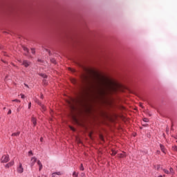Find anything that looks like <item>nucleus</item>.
I'll use <instances>...</instances> for the list:
<instances>
[{
	"instance_id": "obj_24",
	"label": "nucleus",
	"mask_w": 177,
	"mask_h": 177,
	"mask_svg": "<svg viewBox=\"0 0 177 177\" xmlns=\"http://www.w3.org/2000/svg\"><path fill=\"white\" fill-rule=\"evenodd\" d=\"M144 122H149V120L146 118L143 119Z\"/></svg>"
},
{
	"instance_id": "obj_16",
	"label": "nucleus",
	"mask_w": 177,
	"mask_h": 177,
	"mask_svg": "<svg viewBox=\"0 0 177 177\" xmlns=\"http://www.w3.org/2000/svg\"><path fill=\"white\" fill-rule=\"evenodd\" d=\"M50 62H51V63H53V64H56V59L52 58V59H50Z\"/></svg>"
},
{
	"instance_id": "obj_31",
	"label": "nucleus",
	"mask_w": 177,
	"mask_h": 177,
	"mask_svg": "<svg viewBox=\"0 0 177 177\" xmlns=\"http://www.w3.org/2000/svg\"><path fill=\"white\" fill-rule=\"evenodd\" d=\"M8 115H9V114H12V110L10 109V110L8 111Z\"/></svg>"
},
{
	"instance_id": "obj_5",
	"label": "nucleus",
	"mask_w": 177,
	"mask_h": 177,
	"mask_svg": "<svg viewBox=\"0 0 177 177\" xmlns=\"http://www.w3.org/2000/svg\"><path fill=\"white\" fill-rule=\"evenodd\" d=\"M9 160V155H3L1 158V162H8Z\"/></svg>"
},
{
	"instance_id": "obj_34",
	"label": "nucleus",
	"mask_w": 177,
	"mask_h": 177,
	"mask_svg": "<svg viewBox=\"0 0 177 177\" xmlns=\"http://www.w3.org/2000/svg\"><path fill=\"white\" fill-rule=\"evenodd\" d=\"M40 97H41V99H44V94H41Z\"/></svg>"
},
{
	"instance_id": "obj_35",
	"label": "nucleus",
	"mask_w": 177,
	"mask_h": 177,
	"mask_svg": "<svg viewBox=\"0 0 177 177\" xmlns=\"http://www.w3.org/2000/svg\"><path fill=\"white\" fill-rule=\"evenodd\" d=\"M40 141H41V142H44V138H40Z\"/></svg>"
},
{
	"instance_id": "obj_19",
	"label": "nucleus",
	"mask_w": 177,
	"mask_h": 177,
	"mask_svg": "<svg viewBox=\"0 0 177 177\" xmlns=\"http://www.w3.org/2000/svg\"><path fill=\"white\" fill-rule=\"evenodd\" d=\"M80 171H84V165L81 164L80 167Z\"/></svg>"
},
{
	"instance_id": "obj_30",
	"label": "nucleus",
	"mask_w": 177,
	"mask_h": 177,
	"mask_svg": "<svg viewBox=\"0 0 177 177\" xmlns=\"http://www.w3.org/2000/svg\"><path fill=\"white\" fill-rule=\"evenodd\" d=\"M28 109H31V102L28 103Z\"/></svg>"
},
{
	"instance_id": "obj_21",
	"label": "nucleus",
	"mask_w": 177,
	"mask_h": 177,
	"mask_svg": "<svg viewBox=\"0 0 177 177\" xmlns=\"http://www.w3.org/2000/svg\"><path fill=\"white\" fill-rule=\"evenodd\" d=\"M31 52H32V55H35V49L31 48Z\"/></svg>"
},
{
	"instance_id": "obj_9",
	"label": "nucleus",
	"mask_w": 177,
	"mask_h": 177,
	"mask_svg": "<svg viewBox=\"0 0 177 177\" xmlns=\"http://www.w3.org/2000/svg\"><path fill=\"white\" fill-rule=\"evenodd\" d=\"M37 165H39V171H42L43 165L40 160H37Z\"/></svg>"
},
{
	"instance_id": "obj_12",
	"label": "nucleus",
	"mask_w": 177,
	"mask_h": 177,
	"mask_svg": "<svg viewBox=\"0 0 177 177\" xmlns=\"http://www.w3.org/2000/svg\"><path fill=\"white\" fill-rule=\"evenodd\" d=\"M56 175H63V173L60 171L55 172L52 174V177H56Z\"/></svg>"
},
{
	"instance_id": "obj_20",
	"label": "nucleus",
	"mask_w": 177,
	"mask_h": 177,
	"mask_svg": "<svg viewBox=\"0 0 177 177\" xmlns=\"http://www.w3.org/2000/svg\"><path fill=\"white\" fill-rule=\"evenodd\" d=\"M163 172H165V174H169V171H168L167 169H163Z\"/></svg>"
},
{
	"instance_id": "obj_2",
	"label": "nucleus",
	"mask_w": 177,
	"mask_h": 177,
	"mask_svg": "<svg viewBox=\"0 0 177 177\" xmlns=\"http://www.w3.org/2000/svg\"><path fill=\"white\" fill-rule=\"evenodd\" d=\"M107 81H108V87H107V88L109 89V91H115L120 86L118 83L115 82L113 80H111L110 79H107Z\"/></svg>"
},
{
	"instance_id": "obj_4",
	"label": "nucleus",
	"mask_w": 177,
	"mask_h": 177,
	"mask_svg": "<svg viewBox=\"0 0 177 177\" xmlns=\"http://www.w3.org/2000/svg\"><path fill=\"white\" fill-rule=\"evenodd\" d=\"M17 172H18V174H23V172H24V168H23L21 162L19 163V166L17 167Z\"/></svg>"
},
{
	"instance_id": "obj_39",
	"label": "nucleus",
	"mask_w": 177,
	"mask_h": 177,
	"mask_svg": "<svg viewBox=\"0 0 177 177\" xmlns=\"http://www.w3.org/2000/svg\"><path fill=\"white\" fill-rule=\"evenodd\" d=\"M36 102L38 103L39 104V102H38L37 100H36Z\"/></svg>"
},
{
	"instance_id": "obj_6",
	"label": "nucleus",
	"mask_w": 177,
	"mask_h": 177,
	"mask_svg": "<svg viewBox=\"0 0 177 177\" xmlns=\"http://www.w3.org/2000/svg\"><path fill=\"white\" fill-rule=\"evenodd\" d=\"M38 160H37V158L35 157H32L31 158V160H30V165L31 167H34V165H35V162H37Z\"/></svg>"
},
{
	"instance_id": "obj_29",
	"label": "nucleus",
	"mask_w": 177,
	"mask_h": 177,
	"mask_svg": "<svg viewBox=\"0 0 177 177\" xmlns=\"http://www.w3.org/2000/svg\"><path fill=\"white\" fill-rule=\"evenodd\" d=\"M41 109L44 110V111H45L46 109H45V106L44 105H41Z\"/></svg>"
},
{
	"instance_id": "obj_8",
	"label": "nucleus",
	"mask_w": 177,
	"mask_h": 177,
	"mask_svg": "<svg viewBox=\"0 0 177 177\" xmlns=\"http://www.w3.org/2000/svg\"><path fill=\"white\" fill-rule=\"evenodd\" d=\"M160 148L161 151H162V153H164V154H165L167 153L165 147L164 145H162V144H160Z\"/></svg>"
},
{
	"instance_id": "obj_22",
	"label": "nucleus",
	"mask_w": 177,
	"mask_h": 177,
	"mask_svg": "<svg viewBox=\"0 0 177 177\" xmlns=\"http://www.w3.org/2000/svg\"><path fill=\"white\" fill-rule=\"evenodd\" d=\"M28 156H34V153H32V151H30L28 152Z\"/></svg>"
},
{
	"instance_id": "obj_10",
	"label": "nucleus",
	"mask_w": 177,
	"mask_h": 177,
	"mask_svg": "<svg viewBox=\"0 0 177 177\" xmlns=\"http://www.w3.org/2000/svg\"><path fill=\"white\" fill-rule=\"evenodd\" d=\"M22 64L24 66V67H28V66H30V62L27 60H24Z\"/></svg>"
},
{
	"instance_id": "obj_15",
	"label": "nucleus",
	"mask_w": 177,
	"mask_h": 177,
	"mask_svg": "<svg viewBox=\"0 0 177 177\" xmlns=\"http://www.w3.org/2000/svg\"><path fill=\"white\" fill-rule=\"evenodd\" d=\"M111 154V156H115V154H117V151H115L114 149H112Z\"/></svg>"
},
{
	"instance_id": "obj_25",
	"label": "nucleus",
	"mask_w": 177,
	"mask_h": 177,
	"mask_svg": "<svg viewBox=\"0 0 177 177\" xmlns=\"http://www.w3.org/2000/svg\"><path fill=\"white\" fill-rule=\"evenodd\" d=\"M12 102H17V103H20V100L15 99L12 100Z\"/></svg>"
},
{
	"instance_id": "obj_7",
	"label": "nucleus",
	"mask_w": 177,
	"mask_h": 177,
	"mask_svg": "<svg viewBox=\"0 0 177 177\" xmlns=\"http://www.w3.org/2000/svg\"><path fill=\"white\" fill-rule=\"evenodd\" d=\"M13 165H15V162L14 161H11L10 162H8V164H6L5 165L6 168H10V167H13Z\"/></svg>"
},
{
	"instance_id": "obj_33",
	"label": "nucleus",
	"mask_w": 177,
	"mask_h": 177,
	"mask_svg": "<svg viewBox=\"0 0 177 177\" xmlns=\"http://www.w3.org/2000/svg\"><path fill=\"white\" fill-rule=\"evenodd\" d=\"M169 172H174V169H172V167L170 168V171Z\"/></svg>"
},
{
	"instance_id": "obj_14",
	"label": "nucleus",
	"mask_w": 177,
	"mask_h": 177,
	"mask_svg": "<svg viewBox=\"0 0 177 177\" xmlns=\"http://www.w3.org/2000/svg\"><path fill=\"white\" fill-rule=\"evenodd\" d=\"M19 135H20V131H18L17 133H13L12 134V136H19Z\"/></svg>"
},
{
	"instance_id": "obj_17",
	"label": "nucleus",
	"mask_w": 177,
	"mask_h": 177,
	"mask_svg": "<svg viewBox=\"0 0 177 177\" xmlns=\"http://www.w3.org/2000/svg\"><path fill=\"white\" fill-rule=\"evenodd\" d=\"M73 177H78V173L74 171L73 174Z\"/></svg>"
},
{
	"instance_id": "obj_36",
	"label": "nucleus",
	"mask_w": 177,
	"mask_h": 177,
	"mask_svg": "<svg viewBox=\"0 0 177 177\" xmlns=\"http://www.w3.org/2000/svg\"><path fill=\"white\" fill-rule=\"evenodd\" d=\"M44 84H46V80H43Z\"/></svg>"
},
{
	"instance_id": "obj_11",
	"label": "nucleus",
	"mask_w": 177,
	"mask_h": 177,
	"mask_svg": "<svg viewBox=\"0 0 177 177\" xmlns=\"http://www.w3.org/2000/svg\"><path fill=\"white\" fill-rule=\"evenodd\" d=\"M32 122L34 127H35L37 125V118H35V117H34V116L32 117Z\"/></svg>"
},
{
	"instance_id": "obj_41",
	"label": "nucleus",
	"mask_w": 177,
	"mask_h": 177,
	"mask_svg": "<svg viewBox=\"0 0 177 177\" xmlns=\"http://www.w3.org/2000/svg\"><path fill=\"white\" fill-rule=\"evenodd\" d=\"M90 138H92V136H91V134H90Z\"/></svg>"
},
{
	"instance_id": "obj_23",
	"label": "nucleus",
	"mask_w": 177,
	"mask_h": 177,
	"mask_svg": "<svg viewBox=\"0 0 177 177\" xmlns=\"http://www.w3.org/2000/svg\"><path fill=\"white\" fill-rule=\"evenodd\" d=\"M23 49L25 52H28V48H27V47H23Z\"/></svg>"
},
{
	"instance_id": "obj_1",
	"label": "nucleus",
	"mask_w": 177,
	"mask_h": 177,
	"mask_svg": "<svg viewBox=\"0 0 177 177\" xmlns=\"http://www.w3.org/2000/svg\"><path fill=\"white\" fill-rule=\"evenodd\" d=\"M91 75H84L83 79L86 82L89 84V87L87 88H82L80 95V100H82L89 96V92L94 93V95H99L102 96L106 94V88L102 86L100 82L99 81V75L95 71H91Z\"/></svg>"
},
{
	"instance_id": "obj_13",
	"label": "nucleus",
	"mask_w": 177,
	"mask_h": 177,
	"mask_svg": "<svg viewBox=\"0 0 177 177\" xmlns=\"http://www.w3.org/2000/svg\"><path fill=\"white\" fill-rule=\"evenodd\" d=\"M120 158H124V157H127V154L125 153L119 154Z\"/></svg>"
},
{
	"instance_id": "obj_26",
	"label": "nucleus",
	"mask_w": 177,
	"mask_h": 177,
	"mask_svg": "<svg viewBox=\"0 0 177 177\" xmlns=\"http://www.w3.org/2000/svg\"><path fill=\"white\" fill-rule=\"evenodd\" d=\"M72 82H73V84H77V80H72Z\"/></svg>"
},
{
	"instance_id": "obj_38",
	"label": "nucleus",
	"mask_w": 177,
	"mask_h": 177,
	"mask_svg": "<svg viewBox=\"0 0 177 177\" xmlns=\"http://www.w3.org/2000/svg\"><path fill=\"white\" fill-rule=\"evenodd\" d=\"M174 149H176V151H177V147H174Z\"/></svg>"
},
{
	"instance_id": "obj_44",
	"label": "nucleus",
	"mask_w": 177,
	"mask_h": 177,
	"mask_svg": "<svg viewBox=\"0 0 177 177\" xmlns=\"http://www.w3.org/2000/svg\"><path fill=\"white\" fill-rule=\"evenodd\" d=\"M101 139H103V137L101 136Z\"/></svg>"
},
{
	"instance_id": "obj_43",
	"label": "nucleus",
	"mask_w": 177,
	"mask_h": 177,
	"mask_svg": "<svg viewBox=\"0 0 177 177\" xmlns=\"http://www.w3.org/2000/svg\"><path fill=\"white\" fill-rule=\"evenodd\" d=\"M158 177H162V176H159Z\"/></svg>"
},
{
	"instance_id": "obj_3",
	"label": "nucleus",
	"mask_w": 177,
	"mask_h": 177,
	"mask_svg": "<svg viewBox=\"0 0 177 177\" xmlns=\"http://www.w3.org/2000/svg\"><path fill=\"white\" fill-rule=\"evenodd\" d=\"M78 100H74L73 98H71V100H68L67 103L71 109V110H75V105H74V103H77Z\"/></svg>"
},
{
	"instance_id": "obj_37",
	"label": "nucleus",
	"mask_w": 177,
	"mask_h": 177,
	"mask_svg": "<svg viewBox=\"0 0 177 177\" xmlns=\"http://www.w3.org/2000/svg\"><path fill=\"white\" fill-rule=\"evenodd\" d=\"M25 86H26V88H28V85L24 84Z\"/></svg>"
},
{
	"instance_id": "obj_27",
	"label": "nucleus",
	"mask_w": 177,
	"mask_h": 177,
	"mask_svg": "<svg viewBox=\"0 0 177 177\" xmlns=\"http://www.w3.org/2000/svg\"><path fill=\"white\" fill-rule=\"evenodd\" d=\"M80 176L85 177V173H81Z\"/></svg>"
},
{
	"instance_id": "obj_42",
	"label": "nucleus",
	"mask_w": 177,
	"mask_h": 177,
	"mask_svg": "<svg viewBox=\"0 0 177 177\" xmlns=\"http://www.w3.org/2000/svg\"><path fill=\"white\" fill-rule=\"evenodd\" d=\"M6 107H4V108H3V110H6Z\"/></svg>"
},
{
	"instance_id": "obj_40",
	"label": "nucleus",
	"mask_w": 177,
	"mask_h": 177,
	"mask_svg": "<svg viewBox=\"0 0 177 177\" xmlns=\"http://www.w3.org/2000/svg\"><path fill=\"white\" fill-rule=\"evenodd\" d=\"M17 111H20V109L19 108L17 109Z\"/></svg>"
},
{
	"instance_id": "obj_28",
	"label": "nucleus",
	"mask_w": 177,
	"mask_h": 177,
	"mask_svg": "<svg viewBox=\"0 0 177 177\" xmlns=\"http://www.w3.org/2000/svg\"><path fill=\"white\" fill-rule=\"evenodd\" d=\"M21 99H24V97H26V96L24 94H21Z\"/></svg>"
},
{
	"instance_id": "obj_45",
	"label": "nucleus",
	"mask_w": 177,
	"mask_h": 177,
	"mask_svg": "<svg viewBox=\"0 0 177 177\" xmlns=\"http://www.w3.org/2000/svg\"><path fill=\"white\" fill-rule=\"evenodd\" d=\"M158 168H160V166H158Z\"/></svg>"
},
{
	"instance_id": "obj_32",
	"label": "nucleus",
	"mask_w": 177,
	"mask_h": 177,
	"mask_svg": "<svg viewBox=\"0 0 177 177\" xmlns=\"http://www.w3.org/2000/svg\"><path fill=\"white\" fill-rule=\"evenodd\" d=\"M70 129H71L72 131H75V129H74L73 127H71Z\"/></svg>"
},
{
	"instance_id": "obj_18",
	"label": "nucleus",
	"mask_w": 177,
	"mask_h": 177,
	"mask_svg": "<svg viewBox=\"0 0 177 177\" xmlns=\"http://www.w3.org/2000/svg\"><path fill=\"white\" fill-rule=\"evenodd\" d=\"M40 77H43V78H46V75L44 74V73H40L39 74Z\"/></svg>"
}]
</instances>
